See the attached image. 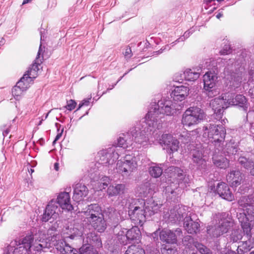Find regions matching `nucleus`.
Returning a JSON list of instances; mask_svg holds the SVG:
<instances>
[{
    "label": "nucleus",
    "mask_w": 254,
    "mask_h": 254,
    "mask_svg": "<svg viewBox=\"0 0 254 254\" xmlns=\"http://www.w3.org/2000/svg\"><path fill=\"white\" fill-rule=\"evenodd\" d=\"M156 125L154 118L152 112H148L145 117V122L142 124H137L132 129L130 133L122 134L118 139V145L120 147L127 148L131 146L133 144V137L136 143L142 144L146 142L148 138L145 136L148 135L147 132L152 130V128Z\"/></svg>",
    "instance_id": "1"
},
{
    "label": "nucleus",
    "mask_w": 254,
    "mask_h": 254,
    "mask_svg": "<svg viewBox=\"0 0 254 254\" xmlns=\"http://www.w3.org/2000/svg\"><path fill=\"white\" fill-rule=\"evenodd\" d=\"M44 237L42 234L39 237L37 235L34 237L27 236L22 239L14 240L10 242L9 249L14 254H29L30 252L36 254L53 247L52 240L47 242Z\"/></svg>",
    "instance_id": "2"
},
{
    "label": "nucleus",
    "mask_w": 254,
    "mask_h": 254,
    "mask_svg": "<svg viewBox=\"0 0 254 254\" xmlns=\"http://www.w3.org/2000/svg\"><path fill=\"white\" fill-rule=\"evenodd\" d=\"M210 106L213 111H221L231 106H238L241 110L247 111L249 107V104L247 98L243 95L235 96L234 93H226L222 94L221 98H216L212 100Z\"/></svg>",
    "instance_id": "3"
},
{
    "label": "nucleus",
    "mask_w": 254,
    "mask_h": 254,
    "mask_svg": "<svg viewBox=\"0 0 254 254\" xmlns=\"http://www.w3.org/2000/svg\"><path fill=\"white\" fill-rule=\"evenodd\" d=\"M240 206L242 207L243 213L238 215L244 232L249 235L254 228V199L252 197L243 196L239 200Z\"/></svg>",
    "instance_id": "4"
},
{
    "label": "nucleus",
    "mask_w": 254,
    "mask_h": 254,
    "mask_svg": "<svg viewBox=\"0 0 254 254\" xmlns=\"http://www.w3.org/2000/svg\"><path fill=\"white\" fill-rule=\"evenodd\" d=\"M60 235H62L64 239L67 238L73 239L75 237H80L84 235L86 236L85 242L87 243L96 242L98 246L101 245L100 240L94 232L88 233L87 229H85L79 224H75L65 228L63 229L62 234Z\"/></svg>",
    "instance_id": "5"
},
{
    "label": "nucleus",
    "mask_w": 254,
    "mask_h": 254,
    "mask_svg": "<svg viewBox=\"0 0 254 254\" xmlns=\"http://www.w3.org/2000/svg\"><path fill=\"white\" fill-rule=\"evenodd\" d=\"M137 167L136 157L130 155H126L123 159L118 160L116 167L117 172L123 176H128Z\"/></svg>",
    "instance_id": "6"
},
{
    "label": "nucleus",
    "mask_w": 254,
    "mask_h": 254,
    "mask_svg": "<svg viewBox=\"0 0 254 254\" xmlns=\"http://www.w3.org/2000/svg\"><path fill=\"white\" fill-rule=\"evenodd\" d=\"M203 136L214 142H222L225 138L226 131L222 126L208 124L203 128Z\"/></svg>",
    "instance_id": "7"
},
{
    "label": "nucleus",
    "mask_w": 254,
    "mask_h": 254,
    "mask_svg": "<svg viewBox=\"0 0 254 254\" xmlns=\"http://www.w3.org/2000/svg\"><path fill=\"white\" fill-rule=\"evenodd\" d=\"M183 242L185 247L183 251L184 254H196L195 249L199 251L201 254H212L205 246L195 242L190 236H186Z\"/></svg>",
    "instance_id": "8"
},
{
    "label": "nucleus",
    "mask_w": 254,
    "mask_h": 254,
    "mask_svg": "<svg viewBox=\"0 0 254 254\" xmlns=\"http://www.w3.org/2000/svg\"><path fill=\"white\" fill-rule=\"evenodd\" d=\"M182 104L173 103L170 101L152 100L149 106L148 111H179L182 109Z\"/></svg>",
    "instance_id": "9"
},
{
    "label": "nucleus",
    "mask_w": 254,
    "mask_h": 254,
    "mask_svg": "<svg viewBox=\"0 0 254 254\" xmlns=\"http://www.w3.org/2000/svg\"><path fill=\"white\" fill-rule=\"evenodd\" d=\"M120 150V148L115 146L101 150L98 153L99 163L106 166L112 165L118 159Z\"/></svg>",
    "instance_id": "10"
},
{
    "label": "nucleus",
    "mask_w": 254,
    "mask_h": 254,
    "mask_svg": "<svg viewBox=\"0 0 254 254\" xmlns=\"http://www.w3.org/2000/svg\"><path fill=\"white\" fill-rule=\"evenodd\" d=\"M52 246H55L58 251L62 254H78L77 251L71 248L65 242V239L62 235H54L51 238Z\"/></svg>",
    "instance_id": "11"
},
{
    "label": "nucleus",
    "mask_w": 254,
    "mask_h": 254,
    "mask_svg": "<svg viewBox=\"0 0 254 254\" xmlns=\"http://www.w3.org/2000/svg\"><path fill=\"white\" fill-rule=\"evenodd\" d=\"M170 173V178L176 179L175 182L178 183L179 185L182 188L186 187V185L190 182L189 176H187L181 169L170 167L168 169V173Z\"/></svg>",
    "instance_id": "12"
},
{
    "label": "nucleus",
    "mask_w": 254,
    "mask_h": 254,
    "mask_svg": "<svg viewBox=\"0 0 254 254\" xmlns=\"http://www.w3.org/2000/svg\"><path fill=\"white\" fill-rule=\"evenodd\" d=\"M60 212V208L57 205H56L55 199H53L47 205L45 212L42 215V220L43 222L50 221L52 222L59 217Z\"/></svg>",
    "instance_id": "13"
},
{
    "label": "nucleus",
    "mask_w": 254,
    "mask_h": 254,
    "mask_svg": "<svg viewBox=\"0 0 254 254\" xmlns=\"http://www.w3.org/2000/svg\"><path fill=\"white\" fill-rule=\"evenodd\" d=\"M44 48H42L41 45L39 47L37 57L35 60L34 63L32 64L31 67L29 69L27 73H25L23 76H26L27 78H30L28 82L31 83L32 81V79L36 78L37 75V71L39 70V66L42 63L44 59L43 52Z\"/></svg>",
    "instance_id": "14"
},
{
    "label": "nucleus",
    "mask_w": 254,
    "mask_h": 254,
    "mask_svg": "<svg viewBox=\"0 0 254 254\" xmlns=\"http://www.w3.org/2000/svg\"><path fill=\"white\" fill-rule=\"evenodd\" d=\"M102 214L101 208L97 204L88 205L84 209V211L81 212V216L84 219L83 221L85 223H88L89 221Z\"/></svg>",
    "instance_id": "15"
},
{
    "label": "nucleus",
    "mask_w": 254,
    "mask_h": 254,
    "mask_svg": "<svg viewBox=\"0 0 254 254\" xmlns=\"http://www.w3.org/2000/svg\"><path fill=\"white\" fill-rule=\"evenodd\" d=\"M157 135L156 139L158 141L160 144H164L166 145L167 148L170 149L172 152L177 151L179 147V141L173 138L170 134H164L161 137L159 135Z\"/></svg>",
    "instance_id": "16"
},
{
    "label": "nucleus",
    "mask_w": 254,
    "mask_h": 254,
    "mask_svg": "<svg viewBox=\"0 0 254 254\" xmlns=\"http://www.w3.org/2000/svg\"><path fill=\"white\" fill-rule=\"evenodd\" d=\"M56 201V205L59 206L63 210L70 211L73 209V207L71 204L70 194L65 191L61 192L57 194Z\"/></svg>",
    "instance_id": "17"
},
{
    "label": "nucleus",
    "mask_w": 254,
    "mask_h": 254,
    "mask_svg": "<svg viewBox=\"0 0 254 254\" xmlns=\"http://www.w3.org/2000/svg\"><path fill=\"white\" fill-rule=\"evenodd\" d=\"M185 206H177L173 209H171L170 212L165 214L164 217L170 222L174 223L180 221L186 215Z\"/></svg>",
    "instance_id": "18"
},
{
    "label": "nucleus",
    "mask_w": 254,
    "mask_h": 254,
    "mask_svg": "<svg viewBox=\"0 0 254 254\" xmlns=\"http://www.w3.org/2000/svg\"><path fill=\"white\" fill-rule=\"evenodd\" d=\"M128 214L130 219L134 221L135 225L142 226L143 223L145 221L146 216L144 208L143 209L139 206H135L134 208L128 211Z\"/></svg>",
    "instance_id": "19"
},
{
    "label": "nucleus",
    "mask_w": 254,
    "mask_h": 254,
    "mask_svg": "<svg viewBox=\"0 0 254 254\" xmlns=\"http://www.w3.org/2000/svg\"><path fill=\"white\" fill-rule=\"evenodd\" d=\"M26 78V76H23L12 89V95L16 100L20 99L23 91L30 86V83L28 82V80L30 79Z\"/></svg>",
    "instance_id": "20"
},
{
    "label": "nucleus",
    "mask_w": 254,
    "mask_h": 254,
    "mask_svg": "<svg viewBox=\"0 0 254 254\" xmlns=\"http://www.w3.org/2000/svg\"><path fill=\"white\" fill-rule=\"evenodd\" d=\"M182 235L181 229H177L175 232L168 229H164L160 233V239L169 244H174L177 242V237Z\"/></svg>",
    "instance_id": "21"
},
{
    "label": "nucleus",
    "mask_w": 254,
    "mask_h": 254,
    "mask_svg": "<svg viewBox=\"0 0 254 254\" xmlns=\"http://www.w3.org/2000/svg\"><path fill=\"white\" fill-rule=\"evenodd\" d=\"M205 117L204 112H190V114L183 115L182 123L184 125L190 126L196 124Z\"/></svg>",
    "instance_id": "22"
},
{
    "label": "nucleus",
    "mask_w": 254,
    "mask_h": 254,
    "mask_svg": "<svg viewBox=\"0 0 254 254\" xmlns=\"http://www.w3.org/2000/svg\"><path fill=\"white\" fill-rule=\"evenodd\" d=\"M189 91V89L186 86H177L172 90L171 96L175 102H181L184 100L186 97L188 96Z\"/></svg>",
    "instance_id": "23"
},
{
    "label": "nucleus",
    "mask_w": 254,
    "mask_h": 254,
    "mask_svg": "<svg viewBox=\"0 0 254 254\" xmlns=\"http://www.w3.org/2000/svg\"><path fill=\"white\" fill-rule=\"evenodd\" d=\"M216 191L223 199L230 201L234 199V195L230 190L228 186L225 183L218 184Z\"/></svg>",
    "instance_id": "24"
},
{
    "label": "nucleus",
    "mask_w": 254,
    "mask_h": 254,
    "mask_svg": "<svg viewBox=\"0 0 254 254\" xmlns=\"http://www.w3.org/2000/svg\"><path fill=\"white\" fill-rule=\"evenodd\" d=\"M73 188V199L77 202L82 200L88 194V190L83 184L77 183Z\"/></svg>",
    "instance_id": "25"
},
{
    "label": "nucleus",
    "mask_w": 254,
    "mask_h": 254,
    "mask_svg": "<svg viewBox=\"0 0 254 254\" xmlns=\"http://www.w3.org/2000/svg\"><path fill=\"white\" fill-rule=\"evenodd\" d=\"M216 79V74L214 72H206L203 75L204 89L209 91L214 86Z\"/></svg>",
    "instance_id": "26"
},
{
    "label": "nucleus",
    "mask_w": 254,
    "mask_h": 254,
    "mask_svg": "<svg viewBox=\"0 0 254 254\" xmlns=\"http://www.w3.org/2000/svg\"><path fill=\"white\" fill-rule=\"evenodd\" d=\"M99 232H103L106 228V223L103 214L88 222V223Z\"/></svg>",
    "instance_id": "27"
},
{
    "label": "nucleus",
    "mask_w": 254,
    "mask_h": 254,
    "mask_svg": "<svg viewBox=\"0 0 254 254\" xmlns=\"http://www.w3.org/2000/svg\"><path fill=\"white\" fill-rule=\"evenodd\" d=\"M227 180L232 187H236L241 184L242 180V174L238 170L232 171L227 175Z\"/></svg>",
    "instance_id": "28"
},
{
    "label": "nucleus",
    "mask_w": 254,
    "mask_h": 254,
    "mask_svg": "<svg viewBox=\"0 0 254 254\" xmlns=\"http://www.w3.org/2000/svg\"><path fill=\"white\" fill-rule=\"evenodd\" d=\"M184 226L189 233H196L199 230V224L193 221L190 217H186L184 219Z\"/></svg>",
    "instance_id": "29"
},
{
    "label": "nucleus",
    "mask_w": 254,
    "mask_h": 254,
    "mask_svg": "<svg viewBox=\"0 0 254 254\" xmlns=\"http://www.w3.org/2000/svg\"><path fill=\"white\" fill-rule=\"evenodd\" d=\"M192 160L196 163L198 167L203 168L205 166V160L203 158L202 149L197 148L192 151Z\"/></svg>",
    "instance_id": "30"
},
{
    "label": "nucleus",
    "mask_w": 254,
    "mask_h": 254,
    "mask_svg": "<svg viewBox=\"0 0 254 254\" xmlns=\"http://www.w3.org/2000/svg\"><path fill=\"white\" fill-rule=\"evenodd\" d=\"M201 71V68L186 69L183 74V77L188 81H194L198 78Z\"/></svg>",
    "instance_id": "31"
},
{
    "label": "nucleus",
    "mask_w": 254,
    "mask_h": 254,
    "mask_svg": "<svg viewBox=\"0 0 254 254\" xmlns=\"http://www.w3.org/2000/svg\"><path fill=\"white\" fill-rule=\"evenodd\" d=\"M160 208V205L156 203L152 199H149L144 203V211L149 216L157 213Z\"/></svg>",
    "instance_id": "32"
},
{
    "label": "nucleus",
    "mask_w": 254,
    "mask_h": 254,
    "mask_svg": "<svg viewBox=\"0 0 254 254\" xmlns=\"http://www.w3.org/2000/svg\"><path fill=\"white\" fill-rule=\"evenodd\" d=\"M125 186L123 184H115L110 185L107 189V194L109 196H117L121 193H123Z\"/></svg>",
    "instance_id": "33"
},
{
    "label": "nucleus",
    "mask_w": 254,
    "mask_h": 254,
    "mask_svg": "<svg viewBox=\"0 0 254 254\" xmlns=\"http://www.w3.org/2000/svg\"><path fill=\"white\" fill-rule=\"evenodd\" d=\"M127 235L128 243L134 240H138L140 237V231L137 227H132L127 230Z\"/></svg>",
    "instance_id": "34"
},
{
    "label": "nucleus",
    "mask_w": 254,
    "mask_h": 254,
    "mask_svg": "<svg viewBox=\"0 0 254 254\" xmlns=\"http://www.w3.org/2000/svg\"><path fill=\"white\" fill-rule=\"evenodd\" d=\"M239 162L244 168L248 170H250V173L254 176V161L248 160L246 158L241 157L238 159Z\"/></svg>",
    "instance_id": "35"
},
{
    "label": "nucleus",
    "mask_w": 254,
    "mask_h": 254,
    "mask_svg": "<svg viewBox=\"0 0 254 254\" xmlns=\"http://www.w3.org/2000/svg\"><path fill=\"white\" fill-rule=\"evenodd\" d=\"M213 163L217 167L221 169H225L229 166L228 159L222 156H215L213 157Z\"/></svg>",
    "instance_id": "36"
},
{
    "label": "nucleus",
    "mask_w": 254,
    "mask_h": 254,
    "mask_svg": "<svg viewBox=\"0 0 254 254\" xmlns=\"http://www.w3.org/2000/svg\"><path fill=\"white\" fill-rule=\"evenodd\" d=\"M207 231L208 234L213 238H218L223 234L219 225L214 226H209L207 227Z\"/></svg>",
    "instance_id": "37"
},
{
    "label": "nucleus",
    "mask_w": 254,
    "mask_h": 254,
    "mask_svg": "<svg viewBox=\"0 0 254 254\" xmlns=\"http://www.w3.org/2000/svg\"><path fill=\"white\" fill-rule=\"evenodd\" d=\"M196 130H192L190 132H187L185 134L181 135L180 139L181 141L184 142L185 143H188L189 141H190L195 138L194 136L196 135Z\"/></svg>",
    "instance_id": "38"
},
{
    "label": "nucleus",
    "mask_w": 254,
    "mask_h": 254,
    "mask_svg": "<svg viewBox=\"0 0 254 254\" xmlns=\"http://www.w3.org/2000/svg\"><path fill=\"white\" fill-rule=\"evenodd\" d=\"M125 254H145L144 250L135 245L129 246L126 251Z\"/></svg>",
    "instance_id": "39"
},
{
    "label": "nucleus",
    "mask_w": 254,
    "mask_h": 254,
    "mask_svg": "<svg viewBox=\"0 0 254 254\" xmlns=\"http://www.w3.org/2000/svg\"><path fill=\"white\" fill-rule=\"evenodd\" d=\"M252 247L251 245L250 241H246L238 246L237 249L238 253L239 254H243L245 252L250 251Z\"/></svg>",
    "instance_id": "40"
},
{
    "label": "nucleus",
    "mask_w": 254,
    "mask_h": 254,
    "mask_svg": "<svg viewBox=\"0 0 254 254\" xmlns=\"http://www.w3.org/2000/svg\"><path fill=\"white\" fill-rule=\"evenodd\" d=\"M233 224V222L228 220V219H223L221 220L220 222H219V224H218L221 231L224 233H226L228 232L230 227Z\"/></svg>",
    "instance_id": "41"
},
{
    "label": "nucleus",
    "mask_w": 254,
    "mask_h": 254,
    "mask_svg": "<svg viewBox=\"0 0 254 254\" xmlns=\"http://www.w3.org/2000/svg\"><path fill=\"white\" fill-rule=\"evenodd\" d=\"M117 238L118 241L123 245H126L128 243L127 235V229H123L120 230L118 234Z\"/></svg>",
    "instance_id": "42"
},
{
    "label": "nucleus",
    "mask_w": 254,
    "mask_h": 254,
    "mask_svg": "<svg viewBox=\"0 0 254 254\" xmlns=\"http://www.w3.org/2000/svg\"><path fill=\"white\" fill-rule=\"evenodd\" d=\"M79 254H97L93 248L88 245H84L79 249Z\"/></svg>",
    "instance_id": "43"
},
{
    "label": "nucleus",
    "mask_w": 254,
    "mask_h": 254,
    "mask_svg": "<svg viewBox=\"0 0 254 254\" xmlns=\"http://www.w3.org/2000/svg\"><path fill=\"white\" fill-rule=\"evenodd\" d=\"M149 171L151 176L158 178L161 175L163 170L160 167L154 166L150 167Z\"/></svg>",
    "instance_id": "44"
},
{
    "label": "nucleus",
    "mask_w": 254,
    "mask_h": 254,
    "mask_svg": "<svg viewBox=\"0 0 254 254\" xmlns=\"http://www.w3.org/2000/svg\"><path fill=\"white\" fill-rule=\"evenodd\" d=\"M243 73L240 74H233L231 82V85L235 87H238L242 81Z\"/></svg>",
    "instance_id": "45"
},
{
    "label": "nucleus",
    "mask_w": 254,
    "mask_h": 254,
    "mask_svg": "<svg viewBox=\"0 0 254 254\" xmlns=\"http://www.w3.org/2000/svg\"><path fill=\"white\" fill-rule=\"evenodd\" d=\"M242 238V233L240 230H233L230 236L231 240L233 242H236Z\"/></svg>",
    "instance_id": "46"
},
{
    "label": "nucleus",
    "mask_w": 254,
    "mask_h": 254,
    "mask_svg": "<svg viewBox=\"0 0 254 254\" xmlns=\"http://www.w3.org/2000/svg\"><path fill=\"white\" fill-rule=\"evenodd\" d=\"M91 98H89L87 99H83L78 105V107L77 109V110L75 111H77V110H80L82 107H89L91 104Z\"/></svg>",
    "instance_id": "47"
},
{
    "label": "nucleus",
    "mask_w": 254,
    "mask_h": 254,
    "mask_svg": "<svg viewBox=\"0 0 254 254\" xmlns=\"http://www.w3.org/2000/svg\"><path fill=\"white\" fill-rule=\"evenodd\" d=\"M110 179L107 177H104L101 179L100 183V186L99 187V189L100 190H102V189H105L107 186L108 183H109Z\"/></svg>",
    "instance_id": "48"
},
{
    "label": "nucleus",
    "mask_w": 254,
    "mask_h": 254,
    "mask_svg": "<svg viewBox=\"0 0 254 254\" xmlns=\"http://www.w3.org/2000/svg\"><path fill=\"white\" fill-rule=\"evenodd\" d=\"M161 252L162 254H177L176 249L169 247L167 248V246H165L162 249Z\"/></svg>",
    "instance_id": "49"
},
{
    "label": "nucleus",
    "mask_w": 254,
    "mask_h": 254,
    "mask_svg": "<svg viewBox=\"0 0 254 254\" xmlns=\"http://www.w3.org/2000/svg\"><path fill=\"white\" fill-rule=\"evenodd\" d=\"M232 50L229 44H226L223 49L220 51V54L222 55H228L231 53Z\"/></svg>",
    "instance_id": "50"
},
{
    "label": "nucleus",
    "mask_w": 254,
    "mask_h": 254,
    "mask_svg": "<svg viewBox=\"0 0 254 254\" xmlns=\"http://www.w3.org/2000/svg\"><path fill=\"white\" fill-rule=\"evenodd\" d=\"M76 103L73 100H69L67 101V104L65 106V108L68 111H71L73 110L76 107Z\"/></svg>",
    "instance_id": "51"
},
{
    "label": "nucleus",
    "mask_w": 254,
    "mask_h": 254,
    "mask_svg": "<svg viewBox=\"0 0 254 254\" xmlns=\"http://www.w3.org/2000/svg\"><path fill=\"white\" fill-rule=\"evenodd\" d=\"M148 185L144 186L142 188V190H144L145 188V190H143L142 192H140V193H142L143 196L146 197L149 195L151 196L152 194V190L150 189H147Z\"/></svg>",
    "instance_id": "52"
},
{
    "label": "nucleus",
    "mask_w": 254,
    "mask_h": 254,
    "mask_svg": "<svg viewBox=\"0 0 254 254\" xmlns=\"http://www.w3.org/2000/svg\"><path fill=\"white\" fill-rule=\"evenodd\" d=\"M124 55L126 58L129 59L132 56L131 50L130 48L127 47L124 52Z\"/></svg>",
    "instance_id": "53"
},
{
    "label": "nucleus",
    "mask_w": 254,
    "mask_h": 254,
    "mask_svg": "<svg viewBox=\"0 0 254 254\" xmlns=\"http://www.w3.org/2000/svg\"><path fill=\"white\" fill-rule=\"evenodd\" d=\"M9 127L10 126L9 125L7 126V127L6 126L1 127V129L2 130V134L4 137L6 136L9 132Z\"/></svg>",
    "instance_id": "54"
},
{
    "label": "nucleus",
    "mask_w": 254,
    "mask_h": 254,
    "mask_svg": "<svg viewBox=\"0 0 254 254\" xmlns=\"http://www.w3.org/2000/svg\"><path fill=\"white\" fill-rule=\"evenodd\" d=\"M223 116V112H214L213 117L217 120H220L222 119Z\"/></svg>",
    "instance_id": "55"
},
{
    "label": "nucleus",
    "mask_w": 254,
    "mask_h": 254,
    "mask_svg": "<svg viewBox=\"0 0 254 254\" xmlns=\"http://www.w3.org/2000/svg\"><path fill=\"white\" fill-rule=\"evenodd\" d=\"M170 49V47L168 45H167L165 47V48L163 49H161L160 50H159L158 51L154 52V55H157L158 54H160L162 53L163 52V51L165 50H169Z\"/></svg>",
    "instance_id": "56"
},
{
    "label": "nucleus",
    "mask_w": 254,
    "mask_h": 254,
    "mask_svg": "<svg viewBox=\"0 0 254 254\" xmlns=\"http://www.w3.org/2000/svg\"><path fill=\"white\" fill-rule=\"evenodd\" d=\"M222 254H236L234 251L232 250L225 249L223 252Z\"/></svg>",
    "instance_id": "57"
},
{
    "label": "nucleus",
    "mask_w": 254,
    "mask_h": 254,
    "mask_svg": "<svg viewBox=\"0 0 254 254\" xmlns=\"http://www.w3.org/2000/svg\"><path fill=\"white\" fill-rule=\"evenodd\" d=\"M249 93L251 98H254V86L250 89Z\"/></svg>",
    "instance_id": "58"
},
{
    "label": "nucleus",
    "mask_w": 254,
    "mask_h": 254,
    "mask_svg": "<svg viewBox=\"0 0 254 254\" xmlns=\"http://www.w3.org/2000/svg\"><path fill=\"white\" fill-rule=\"evenodd\" d=\"M191 33V32L190 31H186L185 33H184V35L183 36L184 38L183 39V38H181L182 39V41H183L184 39H185V38H187L188 37H189L190 36V34Z\"/></svg>",
    "instance_id": "59"
},
{
    "label": "nucleus",
    "mask_w": 254,
    "mask_h": 254,
    "mask_svg": "<svg viewBox=\"0 0 254 254\" xmlns=\"http://www.w3.org/2000/svg\"><path fill=\"white\" fill-rule=\"evenodd\" d=\"M201 111V110L198 108H196L194 109L193 107H190V108L187 109L186 111L190 112V111Z\"/></svg>",
    "instance_id": "60"
},
{
    "label": "nucleus",
    "mask_w": 254,
    "mask_h": 254,
    "mask_svg": "<svg viewBox=\"0 0 254 254\" xmlns=\"http://www.w3.org/2000/svg\"><path fill=\"white\" fill-rule=\"evenodd\" d=\"M166 191L168 193L170 192L171 193H173L174 192V191L171 188V186L166 187Z\"/></svg>",
    "instance_id": "61"
},
{
    "label": "nucleus",
    "mask_w": 254,
    "mask_h": 254,
    "mask_svg": "<svg viewBox=\"0 0 254 254\" xmlns=\"http://www.w3.org/2000/svg\"><path fill=\"white\" fill-rule=\"evenodd\" d=\"M62 132H61V133H59L57 136H56V138L55 139H54V141H53V144H55L56 141L57 140H58L62 136Z\"/></svg>",
    "instance_id": "62"
},
{
    "label": "nucleus",
    "mask_w": 254,
    "mask_h": 254,
    "mask_svg": "<svg viewBox=\"0 0 254 254\" xmlns=\"http://www.w3.org/2000/svg\"><path fill=\"white\" fill-rule=\"evenodd\" d=\"M223 12L222 11L219 10L218 12L216 14V17L218 19H220L221 17L223 16Z\"/></svg>",
    "instance_id": "63"
},
{
    "label": "nucleus",
    "mask_w": 254,
    "mask_h": 254,
    "mask_svg": "<svg viewBox=\"0 0 254 254\" xmlns=\"http://www.w3.org/2000/svg\"><path fill=\"white\" fill-rule=\"evenodd\" d=\"M250 75L252 78L253 80H254V70H251L250 71Z\"/></svg>",
    "instance_id": "64"
}]
</instances>
